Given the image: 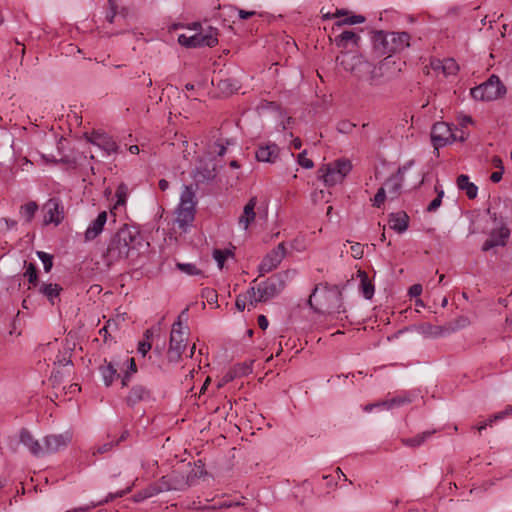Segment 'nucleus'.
<instances>
[{
  "instance_id": "50",
  "label": "nucleus",
  "mask_w": 512,
  "mask_h": 512,
  "mask_svg": "<svg viewBox=\"0 0 512 512\" xmlns=\"http://www.w3.org/2000/svg\"><path fill=\"white\" fill-rule=\"evenodd\" d=\"M356 125L348 120H341L337 124V131L343 134H349L352 132Z\"/></svg>"
},
{
  "instance_id": "4",
  "label": "nucleus",
  "mask_w": 512,
  "mask_h": 512,
  "mask_svg": "<svg viewBox=\"0 0 512 512\" xmlns=\"http://www.w3.org/2000/svg\"><path fill=\"white\" fill-rule=\"evenodd\" d=\"M290 271H284L272 275L266 281L258 284L255 303L265 302L276 297L285 287V282L289 278Z\"/></svg>"
},
{
  "instance_id": "62",
  "label": "nucleus",
  "mask_w": 512,
  "mask_h": 512,
  "mask_svg": "<svg viewBox=\"0 0 512 512\" xmlns=\"http://www.w3.org/2000/svg\"><path fill=\"white\" fill-rule=\"evenodd\" d=\"M430 65L434 71L442 73V66H444V60L434 59L431 61Z\"/></svg>"
},
{
  "instance_id": "35",
  "label": "nucleus",
  "mask_w": 512,
  "mask_h": 512,
  "mask_svg": "<svg viewBox=\"0 0 512 512\" xmlns=\"http://www.w3.org/2000/svg\"><path fill=\"white\" fill-rule=\"evenodd\" d=\"M436 431H425L421 434H418L414 437L403 439V444L409 447H419L421 446L427 439H429Z\"/></svg>"
},
{
  "instance_id": "15",
  "label": "nucleus",
  "mask_w": 512,
  "mask_h": 512,
  "mask_svg": "<svg viewBox=\"0 0 512 512\" xmlns=\"http://www.w3.org/2000/svg\"><path fill=\"white\" fill-rule=\"evenodd\" d=\"M153 400L154 397L152 391L143 384L133 385L125 398V402L129 407H134L136 404L141 402L148 403Z\"/></svg>"
},
{
  "instance_id": "13",
  "label": "nucleus",
  "mask_w": 512,
  "mask_h": 512,
  "mask_svg": "<svg viewBox=\"0 0 512 512\" xmlns=\"http://www.w3.org/2000/svg\"><path fill=\"white\" fill-rule=\"evenodd\" d=\"M285 255L286 249L284 243L278 244L277 247L268 253L261 261L259 265V271L261 275L269 273L273 269L277 268L284 259Z\"/></svg>"
},
{
  "instance_id": "29",
  "label": "nucleus",
  "mask_w": 512,
  "mask_h": 512,
  "mask_svg": "<svg viewBox=\"0 0 512 512\" xmlns=\"http://www.w3.org/2000/svg\"><path fill=\"white\" fill-rule=\"evenodd\" d=\"M61 286L53 283H42L39 292L47 298V300L53 305L55 300L59 297Z\"/></svg>"
},
{
  "instance_id": "40",
  "label": "nucleus",
  "mask_w": 512,
  "mask_h": 512,
  "mask_svg": "<svg viewBox=\"0 0 512 512\" xmlns=\"http://www.w3.org/2000/svg\"><path fill=\"white\" fill-rule=\"evenodd\" d=\"M471 324L470 319L467 316H459L453 322H451L447 328L449 332H455L457 330L468 327Z\"/></svg>"
},
{
  "instance_id": "42",
  "label": "nucleus",
  "mask_w": 512,
  "mask_h": 512,
  "mask_svg": "<svg viewBox=\"0 0 512 512\" xmlns=\"http://www.w3.org/2000/svg\"><path fill=\"white\" fill-rule=\"evenodd\" d=\"M26 271L24 272V276L28 279L29 283L32 285H37L38 283V273L36 266L33 263H27L25 261Z\"/></svg>"
},
{
  "instance_id": "46",
  "label": "nucleus",
  "mask_w": 512,
  "mask_h": 512,
  "mask_svg": "<svg viewBox=\"0 0 512 512\" xmlns=\"http://www.w3.org/2000/svg\"><path fill=\"white\" fill-rule=\"evenodd\" d=\"M435 191L437 192V197L427 206V211L430 213L435 212L441 206L442 198L444 196V191L439 189L438 186H435Z\"/></svg>"
},
{
  "instance_id": "23",
  "label": "nucleus",
  "mask_w": 512,
  "mask_h": 512,
  "mask_svg": "<svg viewBox=\"0 0 512 512\" xmlns=\"http://www.w3.org/2000/svg\"><path fill=\"white\" fill-rule=\"evenodd\" d=\"M407 166L400 167L398 169V173L395 175H392L384 184V188L392 198L397 197V195L400 193L401 187H402V174L407 170Z\"/></svg>"
},
{
  "instance_id": "22",
  "label": "nucleus",
  "mask_w": 512,
  "mask_h": 512,
  "mask_svg": "<svg viewBox=\"0 0 512 512\" xmlns=\"http://www.w3.org/2000/svg\"><path fill=\"white\" fill-rule=\"evenodd\" d=\"M257 204V198L252 197L243 208V213L238 219V224L244 230H247L249 225L254 222L256 213L255 207Z\"/></svg>"
},
{
  "instance_id": "28",
  "label": "nucleus",
  "mask_w": 512,
  "mask_h": 512,
  "mask_svg": "<svg viewBox=\"0 0 512 512\" xmlns=\"http://www.w3.org/2000/svg\"><path fill=\"white\" fill-rule=\"evenodd\" d=\"M101 375L103 377L104 384L109 387L112 385L114 379L119 377L118 373V363L107 362L105 360V365L100 367Z\"/></svg>"
},
{
  "instance_id": "11",
  "label": "nucleus",
  "mask_w": 512,
  "mask_h": 512,
  "mask_svg": "<svg viewBox=\"0 0 512 512\" xmlns=\"http://www.w3.org/2000/svg\"><path fill=\"white\" fill-rule=\"evenodd\" d=\"M337 60L345 71L351 72L357 79L363 75V71L369 67V62L362 56L345 53Z\"/></svg>"
},
{
  "instance_id": "64",
  "label": "nucleus",
  "mask_w": 512,
  "mask_h": 512,
  "mask_svg": "<svg viewBox=\"0 0 512 512\" xmlns=\"http://www.w3.org/2000/svg\"><path fill=\"white\" fill-rule=\"evenodd\" d=\"M512 415V406H507L505 410L500 411L495 414V418H502L504 419L506 416Z\"/></svg>"
},
{
  "instance_id": "27",
  "label": "nucleus",
  "mask_w": 512,
  "mask_h": 512,
  "mask_svg": "<svg viewBox=\"0 0 512 512\" xmlns=\"http://www.w3.org/2000/svg\"><path fill=\"white\" fill-rule=\"evenodd\" d=\"M409 217L405 212L391 213L389 215V226L397 233H403L408 228Z\"/></svg>"
},
{
  "instance_id": "45",
  "label": "nucleus",
  "mask_w": 512,
  "mask_h": 512,
  "mask_svg": "<svg viewBox=\"0 0 512 512\" xmlns=\"http://www.w3.org/2000/svg\"><path fill=\"white\" fill-rule=\"evenodd\" d=\"M230 256H232V252L230 250L215 249L213 252V257H214L215 261L217 262L218 267L220 269L223 268L225 260Z\"/></svg>"
},
{
  "instance_id": "58",
  "label": "nucleus",
  "mask_w": 512,
  "mask_h": 512,
  "mask_svg": "<svg viewBox=\"0 0 512 512\" xmlns=\"http://www.w3.org/2000/svg\"><path fill=\"white\" fill-rule=\"evenodd\" d=\"M422 293V286L420 284H414L409 288V295L417 297Z\"/></svg>"
},
{
  "instance_id": "20",
  "label": "nucleus",
  "mask_w": 512,
  "mask_h": 512,
  "mask_svg": "<svg viewBox=\"0 0 512 512\" xmlns=\"http://www.w3.org/2000/svg\"><path fill=\"white\" fill-rule=\"evenodd\" d=\"M107 222V212L102 211L97 218L93 220L85 231L87 241L94 240L102 231Z\"/></svg>"
},
{
  "instance_id": "14",
  "label": "nucleus",
  "mask_w": 512,
  "mask_h": 512,
  "mask_svg": "<svg viewBox=\"0 0 512 512\" xmlns=\"http://www.w3.org/2000/svg\"><path fill=\"white\" fill-rule=\"evenodd\" d=\"M71 440L72 433L70 431L46 436L44 438L43 454L58 452L67 447Z\"/></svg>"
},
{
  "instance_id": "63",
  "label": "nucleus",
  "mask_w": 512,
  "mask_h": 512,
  "mask_svg": "<svg viewBox=\"0 0 512 512\" xmlns=\"http://www.w3.org/2000/svg\"><path fill=\"white\" fill-rule=\"evenodd\" d=\"M151 349V344L149 342H140L138 346V351L143 356L146 355V353Z\"/></svg>"
},
{
  "instance_id": "30",
  "label": "nucleus",
  "mask_w": 512,
  "mask_h": 512,
  "mask_svg": "<svg viewBox=\"0 0 512 512\" xmlns=\"http://www.w3.org/2000/svg\"><path fill=\"white\" fill-rule=\"evenodd\" d=\"M457 185L460 190L466 192L469 199H474L477 196L478 188L474 183L470 182L467 175L461 174L458 176Z\"/></svg>"
},
{
  "instance_id": "17",
  "label": "nucleus",
  "mask_w": 512,
  "mask_h": 512,
  "mask_svg": "<svg viewBox=\"0 0 512 512\" xmlns=\"http://www.w3.org/2000/svg\"><path fill=\"white\" fill-rule=\"evenodd\" d=\"M358 80L364 81L372 87L382 86L387 83V81L383 77L381 68H378L377 65H373L370 62L369 67L367 68V70L365 69L363 71V75L360 76Z\"/></svg>"
},
{
  "instance_id": "41",
  "label": "nucleus",
  "mask_w": 512,
  "mask_h": 512,
  "mask_svg": "<svg viewBox=\"0 0 512 512\" xmlns=\"http://www.w3.org/2000/svg\"><path fill=\"white\" fill-rule=\"evenodd\" d=\"M418 331L427 336L437 337L442 334V328L434 326L429 323H424L418 326Z\"/></svg>"
},
{
  "instance_id": "34",
  "label": "nucleus",
  "mask_w": 512,
  "mask_h": 512,
  "mask_svg": "<svg viewBox=\"0 0 512 512\" xmlns=\"http://www.w3.org/2000/svg\"><path fill=\"white\" fill-rule=\"evenodd\" d=\"M256 297V291L255 288L252 287L249 289L245 294L239 295L235 301V306L239 311H244L247 302H250L251 305L256 304L255 303Z\"/></svg>"
},
{
  "instance_id": "16",
  "label": "nucleus",
  "mask_w": 512,
  "mask_h": 512,
  "mask_svg": "<svg viewBox=\"0 0 512 512\" xmlns=\"http://www.w3.org/2000/svg\"><path fill=\"white\" fill-rule=\"evenodd\" d=\"M509 236V229L502 221H500V227L491 231L489 238L484 242L482 246V250L488 251L496 246H505Z\"/></svg>"
},
{
  "instance_id": "51",
  "label": "nucleus",
  "mask_w": 512,
  "mask_h": 512,
  "mask_svg": "<svg viewBox=\"0 0 512 512\" xmlns=\"http://www.w3.org/2000/svg\"><path fill=\"white\" fill-rule=\"evenodd\" d=\"M297 162L300 166L306 169H311L314 166V163L311 159L306 157V151L304 150L298 155Z\"/></svg>"
},
{
  "instance_id": "24",
  "label": "nucleus",
  "mask_w": 512,
  "mask_h": 512,
  "mask_svg": "<svg viewBox=\"0 0 512 512\" xmlns=\"http://www.w3.org/2000/svg\"><path fill=\"white\" fill-rule=\"evenodd\" d=\"M279 156V148L276 144L260 146L256 151V159L259 162L275 163Z\"/></svg>"
},
{
  "instance_id": "38",
  "label": "nucleus",
  "mask_w": 512,
  "mask_h": 512,
  "mask_svg": "<svg viewBox=\"0 0 512 512\" xmlns=\"http://www.w3.org/2000/svg\"><path fill=\"white\" fill-rule=\"evenodd\" d=\"M217 86L224 93H234L240 88L238 81L231 78L220 79Z\"/></svg>"
},
{
  "instance_id": "39",
  "label": "nucleus",
  "mask_w": 512,
  "mask_h": 512,
  "mask_svg": "<svg viewBox=\"0 0 512 512\" xmlns=\"http://www.w3.org/2000/svg\"><path fill=\"white\" fill-rule=\"evenodd\" d=\"M37 210V203L34 201H30L21 207V214L27 222H30L33 219Z\"/></svg>"
},
{
  "instance_id": "48",
  "label": "nucleus",
  "mask_w": 512,
  "mask_h": 512,
  "mask_svg": "<svg viewBox=\"0 0 512 512\" xmlns=\"http://www.w3.org/2000/svg\"><path fill=\"white\" fill-rule=\"evenodd\" d=\"M177 268L187 275H199L201 271L192 263H177Z\"/></svg>"
},
{
  "instance_id": "47",
  "label": "nucleus",
  "mask_w": 512,
  "mask_h": 512,
  "mask_svg": "<svg viewBox=\"0 0 512 512\" xmlns=\"http://www.w3.org/2000/svg\"><path fill=\"white\" fill-rule=\"evenodd\" d=\"M37 256L43 263L45 272H50L53 266V256L43 251H38Z\"/></svg>"
},
{
  "instance_id": "25",
  "label": "nucleus",
  "mask_w": 512,
  "mask_h": 512,
  "mask_svg": "<svg viewBox=\"0 0 512 512\" xmlns=\"http://www.w3.org/2000/svg\"><path fill=\"white\" fill-rule=\"evenodd\" d=\"M337 47L347 49L350 46L357 47L360 41V36L351 30H346L335 37L334 39Z\"/></svg>"
},
{
  "instance_id": "52",
  "label": "nucleus",
  "mask_w": 512,
  "mask_h": 512,
  "mask_svg": "<svg viewBox=\"0 0 512 512\" xmlns=\"http://www.w3.org/2000/svg\"><path fill=\"white\" fill-rule=\"evenodd\" d=\"M116 444L114 441H110V442H107V443H104L102 445H99L98 447H96L92 454L95 456L97 454H104L106 452H109L113 449V447H115Z\"/></svg>"
},
{
  "instance_id": "18",
  "label": "nucleus",
  "mask_w": 512,
  "mask_h": 512,
  "mask_svg": "<svg viewBox=\"0 0 512 512\" xmlns=\"http://www.w3.org/2000/svg\"><path fill=\"white\" fill-rule=\"evenodd\" d=\"M90 142L101 149L106 155L116 153L118 150L116 142L106 134L95 133L92 135Z\"/></svg>"
},
{
  "instance_id": "1",
  "label": "nucleus",
  "mask_w": 512,
  "mask_h": 512,
  "mask_svg": "<svg viewBox=\"0 0 512 512\" xmlns=\"http://www.w3.org/2000/svg\"><path fill=\"white\" fill-rule=\"evenodd\" d=\"M135 237L136 232L128 226L120 228L109 241L107 250L103 254L105 262L111 265L116 261L126 259L133 248Z\"/></svg>"
},
{
  "instance_id": "6",
  "label": "nucleus",
  "mask_w": 512,
  "mask_h": 512,
  "mask_svg": "<svg viewBox=\"0 0 512 512\" xmlns=\"http://www.w3.org/2000/svg\"><path fill=\"white\" fill-rule=\"evenodd\" d=\"M506 89L496 75H492L483 84L471 89V96L475 100L492 101L504 95Z\"/></svg>"
},
{
  "instance_id": "2",
  "label": "nucleus",
  "mask_w": 512,
  "mask_h": 512,
  "mask_svg": "<svg viewBox=\"0 0 512 512\" xmlns=\"http://www.w3.org/2000/svg\"><path fill=\"white\" fill-rule=\"evenodd\" d=\"M373 47L380 56L401 52L410 45L407 32L376 31L372 37Z\"/></svg>"
},
{
  "instance_id": "60",
  "label": "nucleus",
  "mask_w": 512,
  "mask_h": 512,
  "mask_svg": "<svg viewBox=\"0 0 512 512\" xmlns=\"http://www.w3.org/2000/svg\"><path fill=\"white\" fill-rule=\"evenodd\" d=\"M125 364L128 365V371L127 372H129L130 375L133 374V373H136L137 367H136V363H135L134 358L127 357L126 361H125Z\"/></svg>"
},
{
  "instance_id": "43",
  "label": "nucleus",
  "mask_w": 512,
  "mask_h": 512,
  "mask_svg": "<svg viewBox=\"0 0 512 512\" xmlns=\"http://www.w3.org/2000/svg\"><path fill=\"white\" fill-rule=\"evenodd\" d=\"M458 69L459 66L454 59H444V66H442V74L444 76L455 75Z\"/></svg>"
},
{
  "instance_id": "26",
  "label": "nucleus",
  "mask_w": 512,
  "mask_h": 512,
  "mask_svg": "<svg viewBox=\"0 0 512 512\" xmlns=\"http://www.w3.org/2000/svg\"><path fill=\"white\" fill-rule=\"evenodd\" d=\"M20 442L26 446L33 455L40 456L43 454V446L38 442V440L34 439L28 430H21Z\"/></svg>"
},
{
  "instance_id": "44",
  "label": "nucleus",
  "mask_w": 512,
  "mask_h": 512,
  "mask_svg": "<svg viewBox=\"0 0 512 512\" xmlns=\"http://www.w3.org/2000/svg\"><path fill=\"white\" fill-rule=\"evenodd\" d=\"M365 22V17L362 15H352L350 17H346L344 19L338 20L335 23L336 27H342L344 25H355Z\"/></svg>"
},
{
  "instance_id": "56",
  "label": "nucleus",
  "mask_w": 512,
  "mask_h": 512,
  "mask_svg": "<svg viewBox=\"0 0 512 512\" xmlns=\"http://www.w3.org/2000/svg\"><path fill=\"white\" fill-rule=\"evenodd\" d=\"M109 3H110V11L107 12L106 14V20L109 22V23H113L114 22V19L116 17V7L113 3V0H109Z\"/></svg>"
},
{
  "instance_id": "36",
  "label": "nucleus",
  "mask_w": 512,
  "mask_h": 512,
  "mask_svg": "<svg viewBox=\"0 0 512 512\" xmlns=\"http://www.w3.org/2000/svg\"><path fill=\"white\" fill-rule=\"evenodd\" d=\"M411 401H412V399L410 396L399 395V396L393 397L389 400L382 401L381 405L383 406L384 409L389 410V409H392L395 407H400V406L406 405V404L410 403Z\"/></svg>"
},
{
  "instance_id": "37",
  "label": "nucleus",
  "mask_w": 512,
  "mask_h": 512,
  "mask_svg": "<svg viewBox=\"0 0 512 512\" xmlns=\"http://www.w3.org/2000/svg\"><path fill=\"white\" fill-rule=\"evenodd\" d=\"M129 491H130V487H128L125 490L119 491L116 494H109L107 499H105L104 501H99L97 503H92L91 505H86V506H83V507H80V508H77V509L69 510L67 512H88V511H90L92 508H94L97 505H101L103 503H106L109 500L114 499L115 497H122V496H124Z\"/></svg>"
},
{
  "instance_id": "12",
  "label": "nucleus",
  "mask_w": 512,
  "mask_h": 512,
  "mask_svg": "<svg viewBox=\"0 0 512 512\" xmlns=\"http://www.w3.org/2000/svg\"><path fill=\"white\" fill-rule=\"evenodd\" d=\"M157 483L161 492L187 490V482L184 481V472L180 470H173L170 474L162 476Z\"/></svg>"
},
{
  "instance_id": "57",
  "label": "nucleus",
  "mask_w": 512,
  "mask_h": 512,
  "mask_svg": "<svg viewBox=\"0 0 512 512\" xmlns=\"http://www.w3.org/2000/svg\"><path fill=\"white\" fill-rule=\"evenodd\" d=\"M352 256L356 259H360L363 256V248L359 243L351 246Z\"/></svg>"
},
{
  "instance_id": "32",
  "label": "nucleus",
  "mask_w": 512,
  "mask_h": 512,
  "mask_svg": "<svg viewBox=\"0 0 512 512\" xmlns=\"http://www.w3.org/2000/svg\"><path fill=\"white\" fill-rule=\"evenodd\" d=\"M162 493L161 490H160V487L158 485V483H153L151 485H149L148 487H146L145 489L137 492L135 495H134V501L135 502H141V501H144L145 499H148V498H151L155 495H158Z\"/></svg>"
},
{
  "instance_id": "19",
  "label": "nucleus",
  "mask_w": 512,
  "mask_h": 512,
  "mask_svg": "<svg viewBox=\"0 0 512 512\" xmlns=\"http://www.w3.org/2000/svg\"><path fill=\"white\" fill-rule=\"evenodd\" d=\"M194 177L198 182H207L213 180L216 177L215 164L200 160L195 169Z\"/></svg>"
},
{
  "instance_id": "9",
  "label": "nucleus",
  "mask_w": 512,
  "mask_h": 512,
  "mask_svg": "<svg viewBox=\"0 0 512 512\" xmlns=\"http://www.w3.org/2000/svg\"><path fill=\"white\" fill-rule=\"evenodd\" d=\"M456 139V133L447 123L437 122L433 125L431 131V140L436 149L452 143L456 141Z\"/></svg>"
},
{
  "instance_id": "49",
  "label": "nucleus",
  "mask_w": 512,
  "mask_h": 512,
  "mask_svg": "<svg viewBox=\"0 0 512 512\" xmlns=\"http://www.w3.org/2000/svg\"><path fill=\"white\" fill-rule=\"evenodd\" d=\"M128 188L125 184H120L116 190L117 202L115 207L124 205L126 203Z\"/></svg>"
},
{
  "instance_id": "21",
  "label": "nucleus",
  "mask_w": 512,
  "mask_h": 512,
  "mask_svg": "<svg viewBox=\"0 0 512 512\" xmlns=\"http://www.w3.org/2000/svg\"><path fill=\"white\" fill-rule=\"evenodd\" d=\"M400 65L401 63L397 64V62L392 60L390 56H387L377 65V67L381 68L384 79L389 82L398 76L401 71Z\"/></svg>"
},
{
  "instance_id": "53",
  "label": "nucleus",
  "mask_w": 512,
  "mask_h": 512,
  "mask_svg": "<svg viewBox=\"0 0 512 512\" xmlns=\"http://www.w3.org/2000/svg\"><path fill=\"white\" fill-rule=\"evenodd\" d=\"M385 198H386V190H385V188H384V187H381V188L377 191L376 195L374 196V199H373V205H374L375 207H378V208H379V207L384 203Z\"/></svg>"
},
{
  "instance_id": "10",
  "label": "nucleus",
  "mask_w": 512,
  "mask_h": 512,
  "mask_svg": "<svg viewBox=\"0 0 512 512\" xmlns=\"http://www.w3.org/2000/svg\"><path fill=\"white\" fill-rule=\"evenodd\" d=\"M44 212V224L58 226L64 218V207L59 198H50L42 207Z\"/></svg>"
},
{
  "instance_id": "5",
  "label": "nucleus",
  "mask_w": 512,
  "mask_h": 512,
  "mask_svg": "<svg viewBox=\"0 0 512 512\" xmlns=\"http://www.w3.org/2000/svg\"><path fill=\"white\" fill-rule=\"evenodd\" d=\"M352 166L350 161L345 159L336 160L325 164L318 170V177L322 179L326 186H334L341 183L345 176L350 172Z\"/></svg>"
},
{
  "instance_id": "31",
  "label": "nucleus",
  "mask_w": 512,
  "mask_h": 512,
  "mask_svg": "<svg viewBox=\"0 0 512 512\" xmlns=\"http://www.w3.org/2000/svg\"><path fill=\"white\" fill-rule=\"evenodd\" d=\"M358 273L360 277V291L365 299H371L374 295V285L364 271H358Z\"/></svg>"
},
{
  "instance_id": "55",
  "label": "nucleus",
  "mask_w": 512,
  "mask_h": 512,
  "mask_svg": "<svg viewBox=\"0 0 512 512\" xmlns=\"http://www.w3.org/2000/svg\"><path fill=\"white\" fill-rule=\"evenodd\" d=\"M502 420V418H495V414L491 416L487 421L481 423L476 428L479 432H482L486 427L492 426L494 422Z\"/></svg>"
},
{
  "instance_id": "33",
  "label": "nucleus",
  "mask_w": 512,
  "mask_h": 512,
  "mask_svg": "<svg viewBox=\"0 0 512 512\" xmlns=\"http://www.w3.org/2000/svg\"><path fill=\"white\" fill-rule=\"evenodd\" d=\"M206 474L202 466H194L188 473L184 472V481L187 482V489L196 485L197 480Z\"/></svg>"
},
{
  "instance_id": "61",
  "label": "nucleus",
  "mask_w": 512,
  "mask_h": 512,
  "mask_svg": "<svg viewBox=\"0 0 512 512\" xmlns=\"http://www.w3.org/2000/svg\"><path fill=\"white\" fill-rule=\"evenodd\" d=\"M215 149L213 150L218 156H223L226 153V147L221 142H216L214 144Z\"/></svg>"
},
{
  "instance_id": "7",
  "label": "nucleus",
  "mask_w": 512,
  "mask_h": 512,
  "mask_svg": "<svg viewBox=\"0 0 512 512\" xmlns=\"http://www.w3.org/2000/svg\"><path fill=\"white\" fill-rule=\"evenodd\" d=\"M218 31L216 28L209 27L206 32L196 33L192 36L181 34L178 37V42L185 47H213L218 43Z\"/></svg>"
},
{
  "instance_id": "54",
  "label": "nucleus",
  "mask_w": 512,
  "mask_h": 512,
  "mask_svg": "<svg viewBox=\"0 0 512 512\" xmlns=\"http://www.w3.org/2000/svg\"><path fill=\"white\" fill-rule=\"evenodd\" d=\"M238 505H240L239 502L219 501L212 506H208L207 508L208 509H222V508H228V507L238 506Z\"/></svg>"
},
{
  "instance_id": "59",
  "label": "nucleus",
  "mask_w": 512,
  "mask_h": 512,
  "mask_svg": "<svg viewBox=\"0 0 512 512\" xmlns=\"http://www.w3.org/2000/svg\"><path fill=\"white\" fill-rule=\"evenodd\" d=\"M237 13H238L239 18L242 20H246V19L257 14L256 11H246L243 9H238Z\"/></svg>"
},
{
  "instance_id": "3",
  "label": "nucleus",
  "mask_w": 512,
  "mask_h": 512,
  "mask_svg": "<svg viewBox=\"0 0 512 512\" xmlns=\"http://www.w3.org/2000/svg\"><path fill=\"white\" fill-rule=\"evenodd\" d=\"M196 197L192 186H184L176 209V223L186 231L195 218Z\"/></svg>"
},
{
  "instance_id": "8",
  "label": "nucleus",
  "mask_w": 512,
  "mask_h": 512,
  "mask_svg": "<svg viewBox=\"0 0 512 512\" xmlns=\"http://www.w3.org/2000/svg\"><path fill=\"white\" fill-rule=\"evenodd\" d=\"M185 333L180 321H176L170 334V345L167 352V357L170 362H178L186 347Z\"/></svg>"
}]
</instances>
